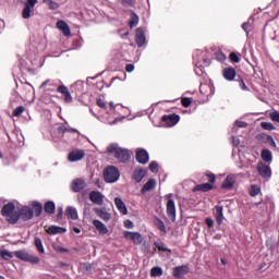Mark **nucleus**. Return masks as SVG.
I'll use <instances>...</instances> for the list:
<instances>
[{"label": "nucleus", "mask_w": 279, "mask_h": 279, "mask_svg": "<svg viewBox=\"0 0 279 279\" xmlns=\"http://www.w3.org/2000/svg\"><path fill=\"white\" fill-rule=\"evenodd\" d=\"M0 256L3 258V260H12V258H19V260H23L24 263H31V265H39L40 264V257L36 255L29 254L25 250H20L15 252H10L8 250L0 251Z\"/></svg>", "instance_id": "f257e3e1"}, {"label": "nucleus", "mask_w": 279, "mask_h": 279, "mask_svg": "<svg viewBox=\"0 0 279 279\" xmlns=\"http://www.w3.org/2000/svg\"><path fill=\"white\" fill-rule=\"evenodd\" d=\"M193 60L195 64V74L198 75V77H202L204 75V70L206 66H209L210 60L208 59V52L204 50H196L193 53Z\"/></svg>", "instance_id": "f03ea898"}, {"label": "nucleus", "mask_w": 279, "mask_h": 279, "mask_svg": "<svg viewBox=\"0 0 279 279\" xmlns=\"http://www.w3.org/2000/svg\"><path fill=\"white\" fill-rule=\"evenodd\" d=\"M108 154H112L119 162H130V150L128 148L119 147V144H111L107 147Z\"/></svg>", "instance_id": "7ed1b4c3"}, {"label": "nucleus", "mask_w": 279, "mask_h": 279, "mask_svg": "<svg viewBox=\"0 0 279 279\" xmlns=\"http://www.w3.org/2000/svg\"><path fill=\"white\" fill-rule=\"evenodd\" d=\"M2 217H5L7 221L9 223H19V220L21 219V215H19V211H16V206L14 203H9L4 205L1 209Z\"/></svg>", "instance_id": "20e7f679"}, {"label": "nucleus", "mask_w": 279, "mask_h": 279, "mask_svg": "<svg viewBox=\"0 0 279 279\" xmlns=\"http://www.w3.org/2000/svg\"><path fill=\"white\" fill-rule=\"evenodd\" d=\"M119 178H121V172L114 166H108L104 171V179L107 184H114V182H119Z\"/></svg>", "instance_id": "39448f33"}, {"label": "nucleus", "mask_w": 279, "mask_h": 279, "mask_svg": "<svg viewBox=\"0 0 279 279\" xmlns=\"http://www.w3.org/2000/svg\"><path fill=\"white\" fill-rule=\"evenodd\" d=\"M257 172L260 178H264V180H269V178H271V167L267 166V163L263 161L257 163Z\"/></svg>", "instance_id": "423d86ee"}, {"label": "nucleus", "mask_w": 279, "mask_h": 279, "mask_svg": "<svg viewBox=\"0 0 279 279\" xmlns=\"http://www.w3.org/2000/svg\"><path fill=\"white\" fill-rule=\"evenodd\" d=\"M104 199H106V195L99 191H92L89 193V201L96 206H104Z\"/></svg>", "instance_id": "0eeeda50"}, {"label": "nucleus", "mask_w": 279, "mask_h": 279, "mask_svg": "<svg viewBox=\"0 0 279 279\" xmlns=\"http://www.w3.org/2000/svg\"><path fill=\"white\" fill-rule=\"evenodd\" d=\"M36 3H38V0H26V2L24 3V9L22 11L23 19H31L32 10L36 8Z\"/></svg>", "instance_id": "6e6552de"}, {"label": "nucleus", "mask_w": 279, "mask_h": 279, "mask_svg": "<svg viewBox=\"0 0 279 279\" xmlns=\"http://www.w3.org/2000/svg\"><path fill=\"white\" fill-rule=\"evenodd\" d=\"M73 193H82L86 189V180L82 178L74 179L71 183Z\"/></svg>", "instance_id": "1a4fd4ad"}, {"label": "nucleus", "mask_w": 279, "mask_h": 279, "mask_svg": "<svg viewBox=\"0 0 279 279\" xmlns=\"http://www.w3.org/2000/svg\"><path fill=\"white\" fill-rule=\"evenodd\" d=\"M161 121H163L168 128H173V125H178V123H180V116L175 113L162 116Z\"/></svg>", "instance_id": "9d476101"}, {"label": "nucleus", "mask_w": 279, "mask_h": 279, "mask_svg": "<svg viewBox=\"0 0 279 279\" xmlns=\"http://www.w3.org/2000/svg\"><path fill=\"white\" fill-rule=\"evenodd\" d=\"M135 43L137 47H143L147 43V38L145 37V29L143 27H138L135 33Z\"/></svg>", "instance_id": "9b49d317"}, {"label": "nucleus", "mask_w": 279, "mask_h": 279, "mask_svg": "<svg viewBox=\"0 0 279 279\" xmlns=\"http://www.w3.org/2000/svg\"><path fill=\"white\" fill-rule=\"evenodd\" d=\"M124 238L133 241L135 245H141V243H143V235H141L140 232L125 231Z\"/></svg>", "instance_id": "f8f14e48"}, {"label": "nucleus", "mask_w": 279, "mask_h": 279, "mask_svg": "<svg viewBox=\"0 0 279 279\" xmlns=\"http://www.w3.org/2000/svg\"><path fill=\"white\" fill-rule=\"evenodd\" d=\"M57 93H60L64 96L65 104H73V96H71V92H69V87L65 85H60L57 87Z\"/></svg>", "instance_id": "ddd939ff"}, {"label": "nucleus", "mask_w": 279, "mask_h": 279, "mask_svg": "<svg viewBox=\"0 0 279 279\" xmlns=\"http://www.w3.org/2000/svg\"><path fill=\"white\" fill-rule=\"evenodd\" d=\"M235 182H236V177H234V174H228L225 181L222 182L221 186L226 191H232V189H234Z\"/></svg>", "instance_id": "4468645a"}, {"label": "nucleus", "mask_w": 279, "mask_h": 279, "mask_svg": "<svg viewBox=\"0 0 279 279\" xmlns=\"http://www.w3.org/2000/svg\"><path fill=\"white\" fill-rule=\"evenodd\" d=\"M167 215L171 221H175V201L169 198L167 202Z\"/></svg>", "instance_id": "2eb2a0df"}, {"label": "nucleus", "mask_w": 279, "mask_h": 279, "mask_svg": "<svg viewBox=\"0 0 279 279\" xmlns=\"http://www.w3.org/2000/svg\"><path fill=\"white\" fill-rule=\"evenodd\" d=\"M135 158L140 165H147L149 162V153L145 149H140L136 151Z\"/></svg>", "instance_id": "dca6fc26"}, {"label": "nucleus", "mask_w": 279, "mask_h": 279, "mask_svg": "<svg viewBox=\"0 0 279 279\" xmlns=\"http://www.w3.org/2000/svg\"><path fill=\"white\" fill-rule=\"evenodd\" d=\"M19 215L23 219V221H29V219H33L34 217V210L28 206H24L20 210Z\"/></svg>", "instance_id": "f3484780"}, {"label": "nucleus", "mask_w": 279, "mask_h": 279, "mask_svg": "<svg viewBox=\"0 0 279 279\" xmlns=\"http://www.w3.org/2000/svg\"><path fill=\"white\" fill-rule=\"evenodd\" d=\"M173 276L178 279L180 278H184V276H186V274H189V266H177L173 268L172 271Z\"/></svg>", "instance_id": "a211bd4d"}, {"label": "nucleus", "mask_w": 279, "mask_h": 279, "mask_svg": "<svg viewBox=\"0 0 279 279\" xmlns=\"http://www.w3.org/2000/svg\"><path fill=\"white\" fill-rule=\"evenodd\" d=\"M57 29H60L63 36H71V27H69V24L63 20L57 22Z\"/></svg>", "instance_id": "6ab92c4d"}, {"label": "nucleus", "mask_w": 279, "mask_h": 279, "mask_svg": "<svg viewBox=\"0 0 279 279\" xmlns=\"http://www.w3.org/2000/svg\"><path fill=\"white\" fill-rule=\"evenodd\" d=\"M86 156L84 150H73L69 154V160L70 162H78V160H82Z\"/></svg>", "instance_id": "aec40b11"}, {"label": "nucleus", "mask_w": 279, "mask_h": 279, "mask_svg": "<svg viewBox=\"0 0 279 279\" xmlns=\"http://www.w3.org/2000/svg\"><path fill=\"white\" fill-rule=\"evenodd\" d=\"M147 175V170L145 169H135L132 174V180L135 182H143V179Z\"/></svg>", "instance_id": "412c9836"}, {"label": "nucleus", "mask_w": 279, "mask_h": 279, "mask_svg": "<svg viewBox=\"0 0 279 279\" xmlns=\"http://www.w3.org/2000/svg\"><path fill=\"white\" fill-rule=\"evenodd\" d=\"M116 208L119 210L121 215H128V207L121 197L114 198Z\"/></svg>", "instance_id": "4be33fe9"}, {"label": "nucleus", "mask_w": 279, "mask_h": 279, "mask_svg": "<svg viewBox=\"0 0 279 279\" xmlns=\"http://www.w3.org/2000/svg\"><path fill=\"white\" fill-rule=\"evenodd\" d=\"M260 157L264 162H267V165H271V162H274V154L267 148L262 150Z\"/></svg>", "instance_id": "5701e85b"}, {"label": "nucleus", "mask_w": 279, "mask_h": 279, "mask_svg": "<svg viewBox=\"0 0 279 279\" xmlns=\"http://www.w3.org/2000/svg\"><path fill=\"white\" fill-rule=\"evenodd\" d=\"M156 189V179H149L142 187L141 193L145 195L148 191Z\"/></svg>", "instance_id": "b1692460"}, {"label": "nucleus", "mask_w": 279, "mask_h": 279, "mask_svg": "<svg viewBox=\"0 0 279 279\" xmlns=\"http://www.w3.org/2000/svg\"><path fill=\"white\" fill-rule=\"evenodd\" d=\"M199 191L202 193H208V191H213V184H210V183H202V184H198V185L193 187V192L194 193H197Z\"/></svg>", "instance_id": "393cba45"}, {"label": "nucleus", "mask_w": 279, "mask_h": 279, "mask_svg": "<svg viewBox=\"0 0 279 279\" xmlns=\"http://www.w3.org/2000/svg\"><path fill=\"white\" fill-rule=\"evenodd\" d=\"M223 77L228 82H232L236 77V70L234 68H227L223 70Z\"/></svg>", "instance_id": "a878e982"}, {"label": "nucleus", "mask_w": 279, "mask_h": 279, "mask_svg": "<svg viewBox=\"0 0 279 279\" xmlns=\"http://www.w3.org/2000/svg\"><path fill=\"white\" fill-rule=\"evenodd\" d=\"M93 226L96 228L99 234H108V227H106L100 220H94Z\"/></svg>", "instance_id": "bb28decb"}, {"label": "nucleus", "mask_w": 279, "mask_h": 279, "mask_svg": "<svg viewBox=\"0 0 279 279\" xmlns=\"http://www.w3.org/2000/svg\"><path fill=\"white\" fill-rule=\"evenodd\" d=\"M216 221L218 223V226H221V223H223V206L221 205H217L216 207Z\"/></svg>", "instance_id": "cd10ccee"}, {"label": "nucleus", "mask_w": 279, "mask_h": 279, "mask_svg": "<svg viewBox=\"0 0 279 279\" xmlns=\"http://www.w3.org/2000/svg\"><path fill=\"white\" fill-rule=\"evenodd\" d=\"M64 232H66V229L58 226H50L47 229L48 234H64Z\"/></svg>", "instance_id": "c85d7f7f"}, {"label": "nucleus", "mask_w": 279, "mask_h": 279, "mask_svg": "<svg viewBox=\"0 0 279 279\" xmlns=\"http://www.w3.org/2000/svg\"><path fill=\"white\" fill-rule=\"evenodd\" d=\"M110 109L108 111V114H121V110H123V106L119 108L120 105H114L113 101L109 102Z\"/></svg>", "instance_id": "c756f323"}, {"label": "nucleus", "mask_w": 279, "mask_h": 279, "mask_svg": "<svg viewBox=\"0 0 279 279\" xmlns=\"http://www.w3.org/2000/svg\"><path fill=\"white\" fill-rule=\"evenodd\" d=\"M96 214L98 215V217L100 219H102L104 221H110L111 216L108 211H106V209H101V208H97L96 209Z\"/></svg>", "instance_id": "7c9ffc66"}, {"label": "nucleus", "mask_w": 279, "mask_h": 279, "mask_svg": "<svg viewBox=\"0 0 279 279\" xmlns=\"http://www.w3.org/2000/svg\"><path fill=\"white\" fill-rule=\"evenodd\" d=\"M45 213H48V215H53L56 213V203L53 201H49L44 206Z\"/></svg>", "instance_id": "2f4dec72"}, {"label": "nucleus", "mask_w": 279, "mask_h": 279, "mask_svg": "<svg viewBox=\"0 0 279 279\" xmlns=\"http://www.w3.org/2000/svg\"><path fill=\"white\" fill-rule=\"evenodd\" d=\"M66 216L70 219H73L74 221H76V219H78L80 217L77 216V209L75 207H68L66 210Z\"/></svg>", "instance_id": "473e14b6"}, {"label": "nucleus", "mask_w": 279, "mask_h": 279, "mask_svg": "<svg viewBox=\"0 0 279 279\" xmlns=\"http://www.w3.org/2000/svg\"><path fill=\"white\" fill-rule=\"evenodd\" d=\"M58 132L60 133V134H66V133H69V134H77V129H73V128H66V126H64V125H60V126H58Z\"/></svg>", "instance_id": "72a5a7b5"}, {"label": "nucleus", "mask_w": 279, "mask_h": 279, "mask_svg": "<svg viewBox=\"0 0 279 279\" xmlns=\"http://www.w3.org/2000/svg\"><path fill=\"white\" fill-rule=\"evenodd\" d=\"M256 141H258V143L269 144V141H271V135L259 133L256 135Z\"/></svg>", "instance_id": "f704fd0d"}, {"label": "nucleus", "mask_w": 279, "mask_h": 279, "mask_svg": "<svg viewBox=\"0 0 279 279\" xmlns=\"http://www.w3.org/2000/svg\"><path fill=\"white\" fill-rule=\"evenodd\" d=\"M33 213L35 214V217H40V215H43V204L33 202Z\"/></svg>", "instance_id": "c9c22d12"}, {"label": "nucleus", "mask_w": 279, "mask_h": 279, "mask_svg": "<svg viewBox=\"0 0 279 279\" xmlns=\"http://www.w3.org/2000/svg\"><path fill=\"white\" fill-rule=\"evenodd\" d=\"M35 247L39 254H45V246L43 245V240L40 238L34 239Z\"/></svg>", "instance_id": "e433bc0d"}, {"label": "nucleus", "mask_w": 279, "mask_h": 279, "mask_svg": "<svg viewBox=\"0 0 279 279\" xmlns=\"http://www.w3.org/2000/svg\"><path fill=\"white\" fill-rule=\"evenodd\" d=\"M150 276L151 278H160L162 276V269L160 267H153L150 269Z\"/></svg>", "instance_id": "4c0bfd02"}, {"label": "nucleus", "mask_w": 279, "mask_h": 279, "mask_svg": "<svg viewBox=\"0 0 279 279\" xmlns=\"http://www.w3.org/2000/svg\"><path fill=\"white\" fill-rule=\"evenodd\" d=\"M129 25H130L131 29L133 27H136V25H138V15L136 13L132 12Z\"/></svg>", "instance_id": "58836bf2"}, {"label": "nucleus", "mask_w": 279, "mask_h": 279, "mask_svg": "<svg viewBox=\"0 0 279 279\" xmlns=\"http://www.w3.org/2000/svg\"><path fill=\"white\" fill-rule=\"evenodd\" d=\"M72 89L75 90V93H82V90H84V82L77 81L72 85Z\"/></svg>", "instance_id": "ea45409f"}, {"label": "nucleus", "mask_w": 279, "mask_h": 279, "mask_svg": "<svg viewBox=\"0 0 279 279\" xmlns=\"http://www.w3.org/2000/svg\"><path fill=\"white\" fill-rule=\"evenodd\" d=\"M260 193V186L258 185H251L250 195L251 197H256Z\"/></svg>", "instance_id": "a19ab883"}, {"label": "nucleus", "mask_w": 279, "mask_h": 279, "mask_svg": "<svg viewBox=\"0 0 279 279\" xmlns=\"http://www.w3.org/2000/svg\"><path fill=\"white\" fill-rule=\"evenodd\" d=\"M260 128L263 130H268L269 132H271L272 130H276V126H274L271 122H262Z\"/></svg>", "instance_id": "79ce46f5"}, {"label": "nucleus", "mask_w": 279, "mask_h": 279, "mask_svg": "<svg viewBox=\"0 0 279 279\" xmlns=\"http://www.w3.org/2000/svg\"><path fill=\"white\" fill-rule=\"evenodd\" d=\"M157 228L158 230H160V232L167 234V227L165 226V222L161 219H157Z\"/></svg>", "instance_id": "37998d69"}, {"label": "nucleus", "mask_w": 279, "mask_h": 279, "mask_svg": "<svg viewBox=\"0 0 279 279\" xmlns=\"http://www.w3.org/2000/svg\"><path fill=\"white\" fill-rule=\"evenodd\" d=\"M47 84H49V86H54V87L58 88V86H60V85H58V84H60V81L47 80L46 82H44V83L41 84V88H45V86H47Z\"/></svg>", "instance_id": "c03bdc74"}, {"label": "nucleus", "mask_w": 279, "mask_h": 279, "mask_svg": "<svg viewBox=\"0 0 279 279\" xmlns=\"http://www.w3.org/2000/svg\"><path fill=\"white\" fill-rule=\"evenodd\" d=\"M183 108H189L193 104V98L184 97L181 99Z\"/></svg>", "instance_id": "a18cd8bd"}, {"label": "nucleus", "mask_w": 279, "mask_h": 279, "mask_svg": "<svg viewBox=\"0 0 279 279\" xmlns=\"http://www.w3.org/2000/svg\"><path fill=\"white\" fill-rule=\"evenodd\" d=\"M118 3H120V5H123V8H130L134 5V0H118Z\"/></svg>", "instance_id": "49530a36"}, {"label": "nucleus", "mask_w": 279, "mask_h": 279, "mask_svg": "<svg viewBox=\"0 0 279 279\" xmlns=\"http://www.w3.org/2000/svg\"><path fill=\"white\" fill-rule=\"evenodd\" d=\"M23 112H25V107L23 106L16 107L13 111V117H21Z\"/></svg>", "instance_id": "de8ad7c7"}, {"label": "nucleus", "mask_w": 279, "mask_h": 279, "mask_svg": "<svg viewBox=\"0 0 279 279\" xmlns=\"http://www.w3.org/2000/svg\"><path fill=\"white\" fill-rule=\"evenodd\" d=\"M148 169L151 171V173H158V162L151 161L148 166Z\"/></svg>", "instance_id": "09e8293b"}, {"label": "nucleus", "mask_w": 279, "mask_h": 279, "mask_svg": "<svg viewBox=\"0 0 279 279\" xmlns=\"http://www.w3.org/2000/svg\"><path fill=\"white\" fill-rule=\"evenodd\" d=\"M230 60H231V62H235V63L241 62V59L239 58V54H236V52L230 53Z\"/></svg>", "instance_id": "8fccbe9b"}, {"label": "nucleus", "mask_w": 279, "mask_h": 279, "mask_svg": "<svg viewBox=\"0 0 279 279\" xmlns=\"http://www.w3.org/2000/svg\"><path fill=\"white\" fill-rule=\"evenodd\" d=\"M270 119L271 121H274L275 123H279V112L278 111H274L270 113Z\"/></svg>", "instance_id": "3c124183"}, {"label": "nucleus", "mask_w": 279, "mask_h": 279, "mask_svg": "<svg viewBox=\"0 0 279 279\" xmlns=\"http://www.w3.org/2000/svg\"><path fill=\"white\" fill-rule=\"evenodd\" d=\"M47 5L50 8V10H58V8H60V4H58V2L53 0H49V3Z\"/></svg>", "instance_id": "603ef678"}, {"label": "nucleus", "mask_w": 279, "mask_h": 279, "mask_svg": "<svg viewBox=\"0 0 279 279\" xmlns=\"http://www.w3.org/2000/svg\"><path fill=\"white\" fill-rule=\"evenodd\" d=\"M155 246L157 247V250H159V252H169V248L167 246H165V244H160V243L156 242Z\"/></svg>", "instance_id": "864d4df0"}, {"label": "nucleus", "mask_w": 279, "mask_h": 279, "mask_svg": "<svg viewBox=\"0 0 279 279\" xmlns=\"http://www.w3.org/2000/svg\"><path fill=\"white\" fill-rule=\"evenodd\" d=\"M206 177L208 178V181L210 182V184H215L217 177H215L214 173L208 172V173H206Z\"/></svg>", "instance_id": "5fc2aeb1"}, {"label": "nucleus", "mask_w": 279, "mask_h": 279, "mask_svg": "<svg viewBox=\"0 0 279 279\" xmlns=\"http://www.w3.org/2000/svg\"><path fill=\"white\" fill-rule=\"evenodd\" d=\"M216 60H218V62H226V54L223 52H218L216 54Z\"/></svg>", "instance_id": "6e6d98bb"}, {"label": "nucleus", "mask_w": 279, "mask_h": 279, "mask_svg": "<svg viewBox=\"0 0 279 279\" xmlns=\"http://www.w3.org/2000/svg\"><path fill=\"white\" fill-rule=\"evenodd\" d=\"M97 106H98V108H102L104 110H106V108H108V106L106 105V101H104V99H101V98L97 99Z\"/></svg>", "instance_id": "4d7b16f0"}, {"label": "nucleus", "mask_w": 279, "mask_h": 279, "mask_svg": "<svg viewBox=\"0 0 279 279\" xmlns=\"http://www.w3.org/2000/svg\"><path fill=\"white\" fill-rule=\"evenodd\" d=\"M234 125L235 128H247V122L236 120Z\"/></svg>", "instance_id": "13d9d810"}, {"label": "nucleus", "mask_w": 279, "mask_h": 279, "mask_svg": "<svg viewBox=\"0 0 279 279\" xmlns=\"http://www.w3.org/2000/svg\"><path fill=\"white\" fill-rule=\"evenodd\" d=\"M205 223L208 228H213L215 226V220H213V218H206Z\"/></svg>", "instance_id": "bf43d9fd"}, {"label": "nucleus", "mask_w": 279, "mask_h": 279, "mask_svg": "<svg viewBox=\"0 0 279 279\" xmlns=\"http://www.w3.org/2000/svg\"><path fill=\"white\" fill-rule=\"evenodd\" d=\"M242 29L245 32V34H250V22H244L242 24Z\"/></svg>", "instance_id": "052dcab7"}, {"label": "nucleus", "mask_w": 279, "mask_h": 279, "mask_svg": "<svg viewBox=\"0 0 279 279\" xmlns=\"http://www.w3.org/2000/svg\"><path fill=\"white\" fill-rule=\"evenodd\" d=\"M232 145L233 147H239V145H241V140H239L235 136H232Z\"/></svg>", "instance_id": "680f3d73"}, {"label": "nucleus", "mask_w": 279, "mask_h": 279, "mask_svg": "<svg viewBox=\"0 0 279 279\" xmlns=\"http://www.w3.org/2000/svg\"><path fill=\"white\" fill-rule=\"evenodd\" d=\"M124 227H126L129 230H132V228H134V222H132V220H125Z\"/></svg>", "instance_id": "e2e57ef3"}, {"label": "nucleus", "mask_w": 279, "mask_h": 279, "mask_svg": "<svg viewBox=\"0 0 279 279\" xmlns=\"http://www.w3.org/2000/svg\"><path fill=\"white\" fill-rule=\"evenodd\" d=\"M62 215H64V209L62 207H58L57 218L62 219Z\"/></svg>", "instance_id": "0e129e2a"}, {"label": "nucleus", "mask_w": 279, "mask_h": 279, "mask_svg": "<svg viewBox=\"0 0 279 279\" xmlns=\"http://www.w3.org/2000/svg\"><path fill=\"white\" fill-rule=\"evenodd\" d=\"M123 119H125V117L116 118L113 121L108 122V124L109 125H117V123H119V121H123Z\"/></svg>", "instance_id": "69168bd1"}, {"label": "nucleus", "mask_w": 279, "mask_h": 279, "mask_svg": "<svg viewBox=\"0 0 279 279\" xmlns=\"http://www.w3.org/2000/svg\"><path fill=\"white\" fill-rule=\"evenodd\" d=\"M125 71L126 73H132V71H134V64H126Z\"/></svg>", "instance_id": "338daca9"}, {"label": "nucleus", "mask_w": 279, "mask_h": 279, "mask_svg": "<svg viewBox=\"0 0 279 279\" xmlns=\"http://www.w3.org/2000/svg\"><path fill=\"white\" fill-rule=\"evenodd\" d=\"M240 88H242L243 90H250V88H247V85H245V82L243 81L240 82Z\"/></svg>", "instance_id": "774afa93"}]
</instances>
